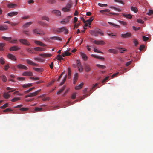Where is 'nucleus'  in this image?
<instances>
[{"mask_svg": "<svg viewBox=\"0 0 153 153\" xmlns=\"http://www.w3.org/2000/svg\"><path fill=\"white\" fill-rule=\"evenodd\" d=\"M72 4L71 2L68 3L66 6L63 7L62 10L64 12H68L70 11V9L71 7Z\"/></svg>", "mask_w": 153, "mask_h": 153, "instance_id": "obj_1", "label": "nucleus"}, {"mask_svg": "<svg viewBox=\"0 0 153 153\" xmlns=\"http://www.w3.org/2000/svg\"><path fill=\"white\" fill-rule=\"evenodd\" d=\"M56 31L57 32L59 33L64 32V33L65 34H67L68 33V30L64 27L62 28H57L56 29Z\"/></svg>", "mask_w": 153, "mask_h": 153, "instance_id": "obj_2", "label": "nucleus"}, {"mask_svg": "<svg viewBox=\"0 0 153 153\" xmlns=\"http://www.w3.org/2000/svg\"><path fill=\"white\" fill-rule=\"evenodd\" d=\"M41 89H40L34 92L30 93L28 95H26L25 96V98H27L28 97H32L35 96L37 95L41 91Z\"/></svg>", "mask_w": 153, "mask_h": 153, "instance_id": "obj_3", "label": "nucleus"}, {"mask_svg": "<svg viewBox=\"0 0 153 153\" xmlns=\"http://www.w3.org/2000/svg\"><path fill=\"white\" fill-rule=\"evenodd\" d=\"M20 42L24 45H30L29 42L25 39H20L19 40Z\"/></svg>", "mask_w": 153, "mask_h": 153, "instance_id": "obj_4", "label": "nucleus"}, {"mask_svg": "<svg viewBox=\"0 0 153 153\" xmlns=\"http://www.w3.org/2000/svg\"><path fill=\"white\" fill-rule=\"evenodd\" d=\"M33 33L35 34H39L42 36L44 35L45 34L43 31L39 30L37 29H35L33 30Z\"/></svg>", "mask_w": 153, "mask_h": 153, "instance_id": "obj_5", "label": "nucleus"}, {"mask_svg": "<svg viewBox=\"0 0 153 153\" xmlns=\"http://www.w3.org/2000/svg\"><path fill=\"white\" fill-rule=\"evenodd\" d=\"M71 16H67L66 18L64 19L63 20L61 21L60 22L62 24H66L68 23L69 22V19L71 18Z\"/></svg>", "mask_w": 153, "mask_h": 153, "instance_id": "obj_6", "label": "nucleus"}, {"mask_svg": "<svg viewBox=\"0 0 153 153\" xmlns=\"http://www.w3.org/2000/svg\"><path fill=\"white\" fill-rule=\"evenodd\" d=\"M8 29V26L4 24L0 25V30L4 31L7 30Z\"/></svg>", "mask_w": 153, "mask_h": 153, "instance_id": "obj_7", "label": "nucleus"}, {"mask_svg": "<svg viewBox=\"0 0 153 153\" xmlns=\"http://www.w3.org/2000/svg\"><path fill=\"white\" fill-rule=\"evenodd\" d=\"M34 42L37 45L40 46H41L45 47L46 46V45L45 44H44L41 42L39 41L35 40L34 41Z\"/></svg>", "mask_w": 153, "mask_h": 153, "instance_id": "obj_8", "label": "nucleus"}, {"mask_svg": "<svg viewBox=\"0 0 153 153\" xmlns=\"http://www.w3.org/2000/svg\"><path fill=\"white\" fill-rule=\"evenodd\" d=\"M17 68L19 69L27 70L28 68L26 66L22 64H19L17 65Z\"/></svg>", "mask_w": 153, "mask_h": 153, "instance_id": "obj_9", "label": "nucleus"}, {"mask_svg": "<svg viewBox=\"0 0 153 153\" xmlns=\"http://www.w3.org/2000/svg\"><path fill=\"white\" fill-rule=\"evenodd\" d=\"M39 55L40 56L44 57H51L52 56V55L49 53H44L42 54H40Z\"/></svg>", "mask_w": 153, "mask_h": 153, "instance_id": "obj_10", "label": "nucleus"}, {"mask_svg": "<svg viewBox=\"0 0 153 153\" xmlns=\"http://www.w3.org/2000/svg\"><path fill=\"white\" fill-rule=\"evenodd\" d=\"M89 33L91 35L94 36H98V35L97 34V29L94 30H90L89 31Z\"/></svg>", "mask_w": 153, "mask_h": 153, "instance_id": "obj_11", "label": "nucleus"}, {"mask_svg": "<svg viewBox=\"0 0 153 153\" xmlns=\"http://www.w3.org/2000/svg\"><path fill=\"white\" fill-rule=\"evenodd\" d=\"M84 69L85 71L87 72L90 71L91 69L90 65L86 64L85 65Z\"/></svg>", "mask_w": 153, "mask_h": 153, "instance_id": "obj_12", "label": "nucleus"}, {"mask_svg": "<svg viewBox=\"0 0 153 153\" xmlns=\"http://www.w3.org/2000/svg\"><path fill=\"white\" fill-rule=\"evenodd\" d=\"M26 62L27 63L30 65H32V66H37L38 64L34 63L33 62H32V61L29 59H27L26 60Z\"/></svg>", "mask_w": 153, "mask_h": 153, "instance_id": "obj_13", "label": "nucleus"}, {"mask_svg": "<svg viewBox=\"0 0 153 153\" xmlns=\"http://www.w3.org/2000/svg\"><path fill=\"white\" fill-rule=\"evenodd\" d=\"M7 56L9 59L12 60L16 61V58L15 56L11 54H8Z\"/></svg>", "mask_w": 153, "mask_h": 153, "instance_id": "obj_14", "label": "nucleus"}, {"mask_svg": "<svg viewBox=\"0 0 153 153\" xmlns=\"http://www.w3.org/2000/svg\"><path fill=\"white\" fill-rule=\"evenodd\" d=\"M22 75L24 76H31L33 75V73L31 71H25L22 73Z\"/></svg>", "mask_w": 153, "mask_h": 153, "instance_id": "obj_15", "label": "nucleus"}, {"mask_svg": "<svg viewBox=\"0 0 153 153\" xmlns=\"http://www.w3.org/2000/svg\"><path fill=\"white\" fill-rule=\"evenodd\" d=\"M34 50L36 51H45V48H43L36 47L34 48Z\"/></svg>", "mask_w": 153, "mask_h": 153, "instance_id": "obj_16", "label": "nucleus"}, {"mask_svg": "<svg viewBox=\"0 0 153 153\" xmlns=\"http://www.w3.org/2000/svg\"><path fill=\"white\" fill-rule=\"evenodd\" d=\"M33 23L32 22H29L24 24L22 27L24 28H26L28 27L31 25Z\"/></svg>", "mask_w": 153, "mask_h": 153, "instance_id": "obj_17", "label": "nucleus"}, {"mask_svg": "<svg viewBox=\"0 0 153 153\" xmlns=\"http://www.w3.org/2000/svg\"><path fill=\"white\" fill-rule=\"evenodd\" d=\"M131 36V33L129 32L125 34H122L121 35V36L124 38L129 37Z\"/></svg>", "mask_w": 153, "mask_h": 153, "instance_id": "obj_18", "label": "nucleus"}, {"mask_svg": "<svg viewBox=\"0 0 153 153\" xmlns=\"http://www.w3.org/2000/svg\"><path fill=\"white\" fill-rule=\"evenodd\" d=\"M20 49V48L18 47L17 46H14L10 47V51H16Z\"/></svg>", "mask_w": 153, "mask_h": 153, "instance_id": "obj_19", "label": "nucleus"}, {"mask_svg": "<svg viewBox=\"0 0 153 153\" xmlns=\"http://www.w3.org/2000/svg\"><path fill=\"white\" fill-rule=\"evenodd\" d=\"M95 44L97 45H104L105 44V43L103 41H98L97 40L94 41L93 42Z\"/></svg>", "mask_w": 153, "mask_h": 153, "instance_id": "obj_20", "label": "nucleus"}, {"mask_svg": "<svg viewBox=\"0 0 153 153\" xmlns=\"http://www.w3.org/2000/svg\"><path fill=\"white\" fill-rule=\"evenodd\" d=\"M18 13L17 12H13L8 13L7 15L9 16L12 17L16 15Z\"/></svg>", "mask_w": 153, "mask_h": 153, "instance_id": "obj_21", "label": "nucleus"}, {"mask_svg": "<svg viewBox=\"0 0 153 153\" xmlns=\"http://www.w3.org/2000/svg\"><path fill=\"white\" fill-rule=\"evenodd\" d=\"M53 13H54L57 16H60L61 15V12L59 10H55L52 11Z\"/></svg>", "mask_w": 153, "mask_h": 153, "instance_id": "obj_22", "label": "nucleus"}, {"mask_svg": "<svg viewBox=\"0 0 153 153\" xmlns=\"http://www.w3.org/2000/svg\"><path fill=\"white\" fill-rule=\"evenodd\" d=\"M17 6V5L15 4H13L12 3L9 4L7 5L8 7L10 8H15Z\"/></svg>", "mask_w": 153, "mask_h": 153, "instance_id": "obj_23", "label": "nucleus"}, {"mask_svg": "<svg viewBox=\"0 0 153 153\" xmlns=\"http://www.w3.org/2000/svg\"><path fill=\"white\" fill-rule=\"evenodd\" d=\"M83 85V83H82L78 86H76L75 88L76 90H78L81 89Z\"/></svg>", "mask_w": 153, "mask_h": 153, "instance_id": "obj_24", "label": "nucleus"}, {"mask_svg": "<svg viewBox=\"0 0 153 153\" xmlns=\"http://www.w3.org/2000/svg\"><path fill=\"white\" fill-rule=\"evenodd\" d=\"M83 59V60L85 61H86L87 59V57L86 56V55L84 53L81 52L80 53Z\"/></svg>", "mask_w": 153, "mask_h": 153, "instance_id": "obj_25", "label": "nucleus"}, {"mask_svg": "<svg viewBox=\"0 0 153 153\" xmlns=\"http://www.w3.org/2000/svg\"><path fill=\"white\" fill-rule=\"evenodd\" d=\"M122 15L125 17L127 19H131L132 18V16L130 14H124L123 13Z\"/></svg>", "mask_w": 153, "mask_h": 153, "instance_id": "obj_26", "label": "nucleus"}, {"mask_svg": "<svg viewBox=\"0 0 153 153\" xmlns=\"http://www.w3.org/2000/svg\"><path fill=\"white\" fill-rule=\"evenodd\" d=\"M108 23L114 27H115L117 28H119L120 27V26L117 25L115 24L112 23L111 22H108Z\"/></svg>", "mask_w": 153, "mask_h": 153, "instance_id": "obj_27", "label": "nucleus"}, {"mask_svg": "<svg viewBox=\"0 0 153 153\" xmlns=\"http://www.w3.org/2000/svg\"><path fill=\"white\" fill-rule=\"evenodd\" d=\"M50 39H53L54 40H59L60 41H62L61 39L59 37L57 36H54L53 37H51L50 38Z\"/></svg>", "mask_w": 153, "mask_h": 153, "instance_id": "obj_28", "label": "nucleus"}, {"mask_svg": "<svg viewBox=\"0 0 153 153\" xmlns=\"http://www.w3.org/2000/svg\"><path fill=\"white\" fill-rule=\"evenodd\" d=\"M34 59L35 61H38L40 62H43L44 61V60L43 59H42L38 57H34Z\"/></svg>", "mask_w": 153, "mask_h": 153, "instance_id": "obj_29", "label": "nucleus"}, {"mask_svg": "<svg viewBox=\"0 0 153 153\" xmlns=\"http://www.w3.org/2000/svg\"><path fill=\"white\" fill-rule=\"evenodd\" d=\"M33 69L35 71L39 72H41L43 71V69L41 68H33Z\"/></svg>", "mask_w": 153, "mask_h": 153, "instance_id": "obj_30", "label": "nucleus"}, {"mask_svg": "<svg viewBox=\"0 0 153 153\" xmlns=\"http://www.w3.org/2000/svg\"><path fill=\"white\" fill-rule=\"evenodd\" d=\"M96 66L102 69H104L106 68V67L105 66L100 64H96Z\"/></svg>", "mask_w": 153, "mask_h": 153, "instance_id": "obj_31", "label": "nucleus"}, {"mask_svg": "<svg viewBox=\"0 0 153 153\" xmlns=\"http://www.w3.org/2000/svg\"><path fill=\"white\" fill-rule=\"evenodd\" d=\"M10 96V95L8 93H5L3 94L4 97L6 99L8 98Z\"/></svg>", "mask_w": 153, "mask_h": 153, "instance_id": "obj_32", "label": "nucleus"}, {"mask_svg": "<svg viewBox=\"0 0 153 153\" xmlns=\"http://www.w3.org/2000/svg\"><path fill=\"white\" fill-rule=\"evenodd\" d=\"M97 33L98 35L99 34L101 36L104 35V33H103V32L100 29H97Z\"/></svg>", "mask_w": 153, "mask_h": 153, "instance_id": "obj_33", "label": "nucleus"}, {"mask_svg": "<svg viewBox=\"0 0 153 153\" xmlns=\"http://www.w3.org/2000/svg\"><path fill=\"white\" fill-rule=\"evenodd\" d=\"M40 97L42 98V100L43 101H45L47 100L48 99V98H45L44 95H42L39 97Z\"/></svg>", "mask_w": 153, "mask_h": 153, "instance_id": "obj_34", "label": "nucleus"}, {"mask_svg": "<svg viewBox=\"0 0 153 153\" xmlns=\"http://www.w3.org/2000/svg\"><path fill=\"white\" fill-rule=\"evenodd\" d=\"M131 9L132 11H134L135 13H136L138 10L137 8L136 7H131Z\"/></svg>", "mask_w": 153, "mask_h": 153, "instance_id": "obj_35", "label": "nucleus"}, {"mask_svg": "<svg viewBox=\"0 0 153 153\" xmlns=\"http://www.w3.org/2000/svg\"><path fill=\"white\" fill-rule=\"evenodd\" d=\"M133 42L135 46H137L138 44V41L135 39H133Z\"/></svg>", "mask_w": 153, "mask_h": 153, "instance_id": "obj_36", "label": "nucleus"}, {"mask_svg": "<svg viewBox=\"0 0 153 153\" xmlns=\"http://www.w3.org/2000/svg\"><path fill=\"white\" fill-rule=\"evenodd\" d=\"M82 19L84 23H85V22H86V23H88V24L89 25H91V23L90 22V20L89 19H88L86 21H85V20L83 18H82Z\"/></svg>", "mask_w": 153, "mask_h": 153, "instance_id": "obj_37", "label": "nucleus"}, {"mask_svg": "<svg viewBox=\"0 0 153 153\" xmlns=\"http://www.w3.org/2000/svg\"><path fill=\"white\" fill-rule=\"evenodd\" d=\"M23 33L26 35L30 36V33L28 30H24L23 31Z\"/></svg>", "mask_w": 153, "mask_h": 153, "instance_id": "obj_38", "label": "nucleus"}, {"mask_svg": "<svg viewBox=\"0 0 153 153\" xmlns=\"http://www.w3.org/2000/svg\"><path fill=\"white\" fill-rule=\"evenodd\" d=\"M42 108H39L38 107H36L35 109V112H37L42 111Z\"/></svg>", "mask_w": 153, "mask_h": 153, "instance_id": "obj_39", "label": "nucleus"}, {"mask_svg": "<svg viewBox=\"0 0 153 153\" xmlns=\"http://www.w3.org/2000/svg\"><path fill=\"white\" fill-rule=\"evenodd\" d=\"M2 38L3 39L7 41H11L12 39L11 37H7L5 36H3Z\"/></svg>", "mask_w": 153, "mask_h": 153, "instance_id": "obj_40", "label": "nucleus"}, {"mask_svg": "<svg viewBox=\"0 0 153 153\" xmlns=\"http://www.w3.org/2000/svg\"><path fill=\"white\" fill-rule=\"evenodd\" d=\"M108 51L111 53H117L116 50L114 49H109L108 50Z\"/></svg>", "mask_w": 153, "mask_h": 153, "instance_id": "obj_41", "label": "nucleus"}, {"mask_svg": "<svg viewBox=\"0 0 153 153\" xmlns=\"http://www.w3.org/2000/svg\"><path fill=\"white\" fill-rule=\"evenodd\" d=\"M20 98L19 97L14 98L11 100V101L13 102H15L20 100Z\"/></svg>", "mask_w": 153, "mask_h": 153, "instance_id": "obj_42", "label": "nucleus"}, {"mask_svg": "<svg viewBox=\"0 0 153 153\" xmlns=\"http://www.w3.org/2000/svg\"><path fill=\"white\" fill-rule=\"evenodd\" d=\"M42 19L43 20H46L48 21L49 20V18L47 16H43L42 17Z\"/></svg>", "mask_w": 153, "mask_h": 153, "instance_id": "obj_43", "label": "nucleus"}, {"mask_svg": "<svg viewBox=\"0 0 153 153\" xmlns=\"http://www.w3.org/2000/svg\"><path fill=\"white\" fill-rule=\"evenodd\" d=\"M65 86H64L63 87H62L61 89H60V90L58 92H57V94H59L61 93L65 89Z\"/></svg>", "mask_w": 153, "mask_h": 153, "instance_id": "obj_44", "label": "nucleus"}, {"mask_svg": "<svg viewBox=\"0 0 153 153\" xmlns=\"http://www.w3.org/2000/svg\"><path fill=\"white\" fill-rule=\"evenodd\" d=\"M120 51L122 53H123L125 51H126V49L123 48H118Z\"/></svg>", "mask_w": 153, "mask_h": 153, "instance_id": "obj_45", "label": "nucleus"}, {"mask_svg": "<svg viewBox=\"0 0 153 153\" xmlns=\"http://www.w3.org/2000/svg\"><path fill=\"white\" fill-rule=\"evenodd\" d=\"M68 79H69L71 78V70L70 68H68Z\"/></svg>", "mask_w": 153, "mask_h": 153, "instance_id": "obj_46", "label": "nucleus"}, {"mask_svg": "<svg viewBox=\"0 0 153 153\" xmlns=\"http://www.w3.org/2000/svg\"><path fill=\"white\" fill-rule=\"evenodd\" d=\"M1 78L3 82H6L7 81V78L6 76L4 75L1 76Z\"/></svg>", "mask_w": 153, "mask_h": 153, "instance_id": "obj_47", "label": "nucleus"}, {"mask_svg": "<svg viewBox=\"0 0 153 153\" xmlns=\"http://www.w3.org/2000/svg\"><path fill=\"white\" fill-rule=\"evenodd\" d=\"M77 67L78 70L80 72H82L83 70V68L82 65H81V67H80V66L77 65Z\"/></svg>", "mask_w": 153, "mask_h": 153, "instance_id": "obj_48", "label": "nucleus"}, {"mask_svg": "<svg viewBox=\"0 0 153 153\" xmlns=\"http://www.w3.org/2000/svg\"><path fill=\"white\" fill-rule=\"evenodd\" d=\"M5 45V44L4 43H0V50L2 51L3 50V48Z\"/></svg>", "mask_w": 153, "mask_h": 153, "instance_id": "obj_49", "label": "nucleus"}, {"mask_svg": "<svg viewBox=\"0 0 153 153\" xmlns=\"http://www.w3.org/2000/svg\"><path fill=\"white\" fill-rule=\"evenodd\" d=\"M76 93H73L71 96V98L72 99H75L76 98Z\"/></svg>", "mask_w": 153, "mask_h": 153, "instance_id": "obj_50", "label": "nucleus"}, {"mask_svg": "<svg viewBox=\"0 0 153 153\" xmlns=\"http://www.w3.org/2000/svg\"><path fill=\"white\" fill-rule=\"evenodd\" d=\"M118 22L119 23L123 25L126 26L127 25V23L125 22L122 21L120 20H119Z\"/></svg>", "mask_w": 153, "mask_h": 153, "instance_id": "obj_51", "label": "nucleus"}, {"mask_svg": "<svg viewBox=\"0 0 153 153\" xmlns=\"http://www.w3.org/2000/svg\"><path fill=\"white\" fill-rule=\"evenodd\" d=\"M57 59L58 60H61L63 59V58L62 57L61 55L59 54H58L57 56Z\"/></svg>", "mask_w": 153, "mask_h": 153, "instance_id": "obj_52", "label": "nucleus"}, {"mask_svg": "<svg viewBox=\"0 0 153 153\" xmlns=\"http://www.w3.org/2000/svg\"><path fill=\"white\" fill-rule=\"evenodd\" d=\"M0 62L1 64H3L5 63L4 59L2 57H0Z\"/></svg>", "mask_w": 153, "mask_h": 153, "instance_id": "obj_53", "label": "nucleus"}, {"mask_svg": "<svg viewBox=\"0 0 153 153\" xmlns=\"http://www.w3.org/2000/svg\"><path fill=\"white\" fill-rule=\"evenodd\" d=\"M66 77H67V75L65 76V77L64 78V79H63V81H62V82L60 84V85H61V86L65 82V81L66 80Z\"/></svg>", "mask_w": 153, "mask_h": 153, "instance_id": "obj_54", "label": "nucleus"}, {"mask_svg": "<svg viewBox=\"0 0 153 153\" xmlns=\"http://www.w3.org/2000/svg\"><path fill=\"white\" fill-rule=\"evenodd\" d=\"M8 104L7 103H6L2 106H1L0 108L2 109H4L6 107H8Z\"/></svg>", "mask_w": 153, "mask_h": 153, "instance_id": "obj_55", "label": "nucleus"}, {"mask_svg": "<svg viewBox=\"0 0 153 153\" xmlns=\"http://www.w3.org/2000/svg\"><path fill=\"white\" fill-rule=\"evenodd\" d=\"M98 5L99 6L101 7H106L107 6V4H102L100 3H98Z\"/></svg>", "mask_w": 153, "mask_h": 153, "instance_id": "obj_56", "label": "nucleus"}, {"mask_svg": "<svg viewBox=\"0 0 153 153\" xmlns=\"http://www.w3.org/2000/svg\"><path fill=\"white\" fill-rule=\"evenodd\" d=\"M28 108H20V111H27L28 110Z\"/></svg>", "mask_w": 153, "mask_h": 153, "instance_id": "obj_57", "label": "nucleus"}, {"mask_svg": "<svg viewBox=\"0 0 153 153\" xmlns=\"http://www.w3.org/2000/svg\"><path fill=\"white\" fill-rule=\"evenodd\" d=\"M94 51L95 52H97L98 53H103L102 52H101V51L95 48L94 49Z\"/></svg>", "mask_w": 153, "mask_h": 153, "instance_id": "obj_58", "label": "nucleus"}, {"mask_svg": "<svg viewBox=\"0 0 153 153\" xmlns=\"http://www.w3.org/2000/svg\"><path fill=\"white\" fill-rule=\"evenodd\" d=\"M10 42L11 43L16 44L18 43V41L17 40H13L10 41Z\"/></svg>", "mask_w": 153, "mask_h": 153, "instance_id": "obj_59", "label": "nucleus"}, {"mask_svg": "<svg viewBox=\"0 0 153 153\" xmlns=\"http://www.w3.org/2000/svg\"><path fill=\"white\" fill-rule=\"evenodd\" d=\"M110 11V10L109 9H105L103 10H100V13H103L105 12H108Z\"/></svg>", "mask_w": 153, "mask_h": 153, "instance_id": "obj_60", "label": "nucleus"}, {"mask_svg": "<svg viewBox=\"0 0 153 153\" xmlns=\"http://www.w3.org/2000/svg\"><path fill=\"white\" fill-rule=\"evenodd\" d=\"M153 14V10H149V12L147 13V14L149 15H150Z\"/></svg>", "mask_w": 153, "mask_h": 153, "instance_id": "obj_61", "label": "nucleus"}, {"mask_svg": "<svg viewBox=\"0 0 153 153\" xmlns=\"http://www.w3.org/2000/svg\"><path fill=\"white\" fill-rule=\"evenodd\" d=\"M78 73H76L75 75L74 76V79H75V80H77L78 79Z\"/></svg>", "mask_w": 153, "mask_h": 153, "instance_id": "obj_62", "label": "nucleus"}, {"mask_svg": "<svg viewBox=\"0 0 153 153\" xmlns=\"http://www.w3.org/2000/svg\"><path fill=\"white\" fill-rule=\"evenodd\" d=\"M119 74V72H118L112 75V78H114L116 76H117Z\"/></svg>", "mask_w": 153, "mask_h": 153, "instance_id": "obj_63", "label": "nucleus"}, {"mask_svg": "<svg viewBox=\"0 0 153 153\" xmlns=\"http://www.w3.org/2000/svg\"><path fill=\"white\" fill-rule=\"evenodd\" d=\"M149 39V37H146L145 36H143V41H146L147 40H148Z\"/></svg>", "mask_w": 153, "mask_h": 153, "instance_id": "obj_64", "label": "nucleus"}]
</instances>
